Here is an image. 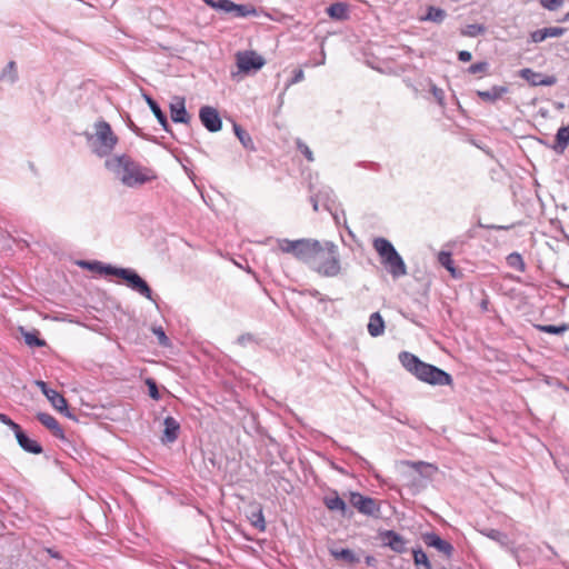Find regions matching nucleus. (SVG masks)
Here are the masks:
<instances>
[{
  "instance_id": "1",
  "label": "nucleus",
  "mask_w": 569,
  "mask_h": 569,
  "mask_svg": "<svg viewBox=\"0 0 569 569\" xmlns=\"http://www.w3.org/2000/svg\"><path fill=\"white\" fill-rule=\"evenodd\" d=\"M106 167L129 188L142 186L157 178L152 169L141 166L126 154L107 159Z\"/></svg>"
},
{
  "instance_id": "2",
  "label": "nucleus",
  "mask_w": 569,
  "mask_h": 569,
  "mask_svg": "<svg viewBox=\"0 0 569 569\" xmlns=\"http://www.w3.org/2000/svg\"><path fill=\"white\" fill-rule=\"evenodd\" d=\"M399 361L406 370L417 379L432 386H451L452 377L445 370L421 361L417 356L408 351L399 353Z\"/></svg>"
},
{
  "instance_id": "3",
  "label": "nucleus",
  "mask_w": 569,
  "mask_h": 569,
  "mask_svg": "<svg viewBox=\"0 0 569 569\" xmlns=\"http://www.w3.org/2000/svg\"><path fill=\"white\" fill-rule=\"evenodd\" d=\"M310 268L323 277H336L340 273L338 247L330 241L320 243Z\"/></svg>"
},
{
  "instance_id": "4",
  "label": "nucleus",
  "mask_w": 569,
  "mask_h": 569,
  "mask_svg": "<svg viewBox=\"0 0 569 569\" xmlns=\"http://www.w3.org/2000/svg\"><path fill=\"white\" fill-rule=\"evenodd\" d=\"M84 136L91 151L100 158L109 156L118 142L111 126L104 120L97 121L94 132H87Z\"/></svg>"
},
{
  "instance_id": "5",
  "label": "nucleus",
  "mask_w": 569,
  "mask_h": 569,
  "mask_svg": "<svg viewBox=\"0 0 569 569\" xmlns=\"http://www.w3.org/2000/svg\"><path fill=\"white\" fill-rule=\"evenodd\" d=\"M373 248L380 256L381 263L393 278H400L407 274V267L403 259L389 240L376 238L373 240Z\"/></svg>"
},
{
  "instance_id": "6",
  "label": "nucleus",
  "mask_w": 569,
  "mask_h": 569,
  "mask_svg": "<svg viewBox=\"0 0 569 569\" xmlns=\"http://www.w3.org/2000/svg\"><path fill=\"white\" fill-rule=\"evenodd\" d=\"M321 242L312 239H277L278 249L283 253H291L298 260L303 261L309 267L317 253Z\"/></svg>"
},
{
  "instance_id": "7",
  "label": "nucleus",
  "mask_w": 569,
  "mask_h": 569,
  "mask_svg": "<svg viewBox=\"0 0 569 569\" xmlns=\"http://www.w3.org/2000/svg\"><path fill=\"white\" fill-rule=\"evenodd\" d=\"M114 276L121 278L132 291H136L146 299L154 302L151 288L136 270L130 268H117Z\"/></svg>"
},
{
  "instance_id": "8",
  "label": "nucleus",
  "mask_w": 569,
  "mask_h": 569,
  "mask_svg": "<svg viewBox=\"0 0 569 569\" xmlns=\"http://www.w3.org/2000/svg\"><path fill=\"white\" fill-rule=\"evenodd\" d=\"M349 501L353 508L365 516L377 518L380 515V506L378 501L371 497L363 496L359 492H351Z\"/></svg>"
},
{
  "instance_id": "9",
  "label": "nucleus",
  "mask_w": 569,
  "mask_h": 569,
  "mask_svg": "<svg viewBox=\"0 0 569 569\" xmlns=\"http://www.w3.org/2000/svg\"><path fill=\"white\" fill-rule=\"evenodd\" d=\"M264 60L261 56L253 51L239 52L237 54V66L242 72H250L251 70H259L263 67Z\"/></svg>"
},
{
  "instance_id": "10",
  "label": "nucleus",
  "mask_w": 569,
  "mask_h": 569,
  "mask_svg": "<svg viewBox=\"0 0 569 569\" xmlns=\"http://www.w3.org/2000/svg\"><path fill=\"white\" fill-rule=\"evenodd\" d=\"M199 118L203 127L210 132H217L221 129L222 122L217 109L210 106H203L199 110Z\"/></svg>"
},
{
  "instance_id": "11",
  "label": "nucleus",
  "mask_w": 569,
  "mask_h": 569,
  "mask_svg": "<svg viewBox=\"0 0 569 569\" xmlns=\"http://www.w3.org/2000/svg\"><path fill=\"white\" fill-rule=\"evenodd\" d=\"M519 76L525 79L530 86H546L550 87L557 83V78L555 76H546L540 72H537L530 68H523L519 71Z\"/></svg>"
},
{
  "instance_id": "12",
  "label": "nucleus",
  "mask_w": 569,
  "mask_h": 569,
  "mask_svg": "<svg viewBox=\"0 0 569 569\" xmlns=\"http://www.w3.org/2000/svg\"><path fill=\"white\" fill-rule=\"evenodd\" d=\"M423 542L428 547H432L437 549L439 552L443 553L446 557L450 558L453 552V547L450 542L443 540L440 536L435 532H427L422 536Z\"/></svg>"
},
{
  "instance_id": "13",
  "label": "nucleus",
  "mask_w": 569,
  "mask_h": 569,
  "mask_svg": "<svg viewBox=\"0 0 569 569\" xmlns=\"http://www.w3.org/2000/svg\"><path fill=\"white\" fill-rule=\"evenodd\" d=\"M383 546L389 547L397 553L406 551L405 538L393 530H386L380 535Z\"/></svg>"
},
{
  "instance_id": "14",
  "label": "nucleus",
  "mask_w": 569,
  "mask_h": 569,
  "mask_svg": "<svg viewBox=\"0 0 569 569\" xmlns=\"http://www.w3.org/2000/svg\"><path fill=\"white\" fill-rule=\"evenodd\" d=\"M310 200L312 202L315 211L319 210L320 203L323 206L325 209L331 210L332 206L336 202L333 191L328 187L322 188L318 193L312 196Z\"/></svg>"
},
{
  "instance_id": "15",
  "label": "nucleus",
  "mask_w": 569,
  "mask_h": 569,
  "mask_svg": "<svg viewBox=\"0 0 569 569\" xmlns=\"http://www.w3.org/2000/svg\"><path fill=\"white\" fill-rule=\"evenodd\" d=\"M14 432V436H16V439L19 443V446L26 451V452H29V453H33V455H39L42 452V447L41 445L29 438L24 432L23 430L21 429L20 426H18V429L13 430Z\"/></svg>"
},
{
  "instance_id": "16",
  "label": "nucleus",
  "mask_w": 569,
  "mask_h": 569,
  "mask_svg": "<svg viewBox=\"0 0 569 569\" xmlns=\"http://www.w3.org/2000/svg\"><path fill=\"white\" fill-rule=\"evenodd\" d=\"M170 116L172 121L176 123H188L190 121V116L186 110L183 98L176 97L170 103Z\"/></svg>"
},
{
  "instance_id": "17",
  "label": "nucleus",
  "mask_w": 569,
  "mask_h": 569,
  "mask_svg": "<svg viewBox=\"0 0 569 569\" xmlns=\"http://www.w3.org/2000/svg\"><path fill=\"white\" fill-rule=\"evenodd\" d=\"M37 383L57 410L63 411L68 408L67 400L62 395L51 388H48L47 383L43 381H38Z\"/></svg>"
},
{
  "instance_id": "18",
  "label": "nucleus",
  "mask_w": 569,
  "mask_h": 569,
  "mask_svg": "<svg viewBox=\"0 0 569 569\" xmlns=\"http://www.w3.org/2000/svg\"><path fill=\"white\" fill-rule=\"evenodd\" d=\"M163 435L162 442L163 443H172L178 439L180 431V423L173 417H167L163 421Z\"/></svg>"
},
{
  "instance_id": "19",
  "label": "nucleus",
  "mask_w": 569,
  "mask_h": 569,
  "mask_svg": "<svg viewBox=\"0 0 569 569\" xmlns=\"http://www.w3.org/2000/svg\"><path fill=\"white\" fill-rule=\"evenodd\" d=\"M37 419L46 428H48L53 433L54 437L60 438V439L64 438L63 430H62V428L60 427L59 422L57 421V419L53 416H51L49 413H46V412H39L37 415Z\"/></svg>"
},
{
  "instance_id": "20",
  "label": "nucleus",
  "mask_w": 569,
  "mask_h": 569,
  "mask_svg": "<svg viewBox=\"0 0 569 569\" xmlns=\"http://www.w3.org/2000/svg\"><path fill=\"white\" fill-rule=\"evenodd\" d=\"M508 92V88L505 86H493L489 90H478L477 96L483 101L496 102L501 99L503 94Z\"/></svg>"
},
{
  "instance_id": "21",
  "label": "nucleus",
  "mask_w": 569,
  "mask_h": 569,
  "mask_svg": "<svg viewBox=\"0 0 569 569\" xmlns=\"http://www.w3.org/2000/svg\"><path fill=\"white\" fill-rule=\"evenodd\" d=\"M368 332L371 337H380L385 332V320L379 312L371 313L368 322Z\"/></svg>"
},
{
  "instance_id": "22",
  "label": "nucleus",
  "mask_w": 569,
  "mask_h": 569,
  "mask_svg": "<svg viewBox=\"0 0 569 569\" xmlns=\"http://www.w3.org/2000/svg\"><path fill=\"white\" fill-rule=\"evenodd\" d=\"M327 13L335 20H347L349 18V7L345 2H335L327 8Z\"/></svg>"
},
{
  "instance_id": "23",
  "label": "nucleus",
  "mask_w": 569,
  "mask_h": 569,
  "mask_svg": "<svg viewBox=\"0 0 569 569\" xmlns=\"http://www.w3.org/2000/svg\"><path fill=\"white\" fill-rule=\"evenodd\" d=\"M325 506L331 510V511H339L342 516L346 515L347 511V505L346 502L339 497L337 491H333L332 495L326 496L323 499Z\"/></svg>"
},
{
  "instance_id": "24",
  "label": "nucleus",
  "mask_w": 569,
  "mask_h": 569,
  "mask_svg": "<svg viewBox=\"0 0 569 569\" xmlns=\"http://www.w3.org/2000/svg\"><path fill=\"white\" fill-rule=\"evenodd\" d=\"M228 13H232L237 18H246L257 16V9L251 4H237L230 1Z\"/></svg>"
},
{
  "instance_id": "25",
  "label": "nucleus",
  "mask_w": 569,
  "mask_h": 569,
  "mask_svg": "<svg viewBox=\"0 0 569 569\" xmlns=\"http://www.w3.org/2000/svg\"><path fill=\"white\" fill-rule=\"evenodd\" d=\"M81 267H84L91 271H97L99 273L103 274H110L114 276V272L118 267H113L111 264H104L100 261H81L79 263Z\"/></svg>"
},
{
  "instance_id": "26",
  "label": "nucleus",
  "mask_w": 569,
  "mask_h": 569,
  "mask_svg": "<svg viewBox=\"0 0 569 569\" xmlns=\"http://www.w3.org/2000/svg\"><path fill=\"white\" fill-rule=\"evenodd\" d=\"M144 99L163 130L169 131L167 116L162 112L159 104L148 94H144Z\"/></svg>"
},
{
  "instance_id": "27",
  "label": "nucleus",
  "mask_w": 569,
  "mask_h": 569,
  "mask_svg": "<svg viewBox=\"0 0 569 569\" xmlns=\"http://www.w3.org/2000/svg\"><path fill=\"white\" fill-rule=\"evenodd\" d=\"M18 69L17 63L14 61H9L7 66L0 72V81L8 82L13 84L18 81Z\"/></svg>"
},
{
  "instance_id": "28",
  "label": "nucleus",
  "mask_w": 569,
  "mask_h": 569,
  "mask_svg": "<svg viewBox=\"0 0 569 569\" xmlns=\"http://www.w3.org/2000/svg\"><path fill=\"white\" fill-rule=\"evenodd\" d=\"M233 131L244 149L250 151L256 149L251 136L241 126L233 123Z\"/></svg>"
},
{
  "instance_id": "29",
  "label": "nucleus",
  "mask_w": 569,
  "mask_h": 569,
  "mask_svg": "<svg viewBox=\"0 0 569 569\" xmlns=\"http://www.w3.org/2000/svg\"><path fill=\"white\" fill-rule=\"evenodd\" d=\"M248 519L251 526L258 529L260 532H263L266 530V520L262 512V508L260 506H258L250 512Z\"/></svg>"
},
{
  "instance_id": "30",
  "label": "nucleus",
  "mask_w": 569,
  "mask_h": 569,
  "mask_svg": "<svg viewBox=\"0 0 569 569\" xmlns=\"http://www.w3.org/2000/svg\"><path fill=\"white\" fill-rule=\"evenodd\" d=\"M331 555L338 559L342 560L349 565L359 562V558L356 553L350 549H332Z\"/></svg>"
},
{
  "instance_id": "31",
  "label": "nucleus",
  "mask_w": 569,
  "mask_h": 569,
  "mask_svg": "<svg viewBox=\"0 0 569 569\" xmlns=\"http://www.w3.org/2000/svg\"><path fill=\"white\" fill-rule=\"evenodd\" d=\"M438 262L446 268L452 277L458 276V271L455 267V262L451 258V253L447 251H440L438 254Z\"/></svg>"
},
{
  "instance_id": "32",
  "label": "nucleus",
  "mask_w": 569,
  "mask_h": 569,
  "mask_svg": "<svg viewBox=\"0 0 569 569\" xmlns=\"http://www.w3.org/2000/svg\"><path fill=\"white\" fill-rule=\"evenodd\" d=\"M507 263L510 268H512L519 272L526 271V263H525L521 254L518 252H511L510 254H508Z\"/></svg>"
},
{
  "instance_id": "33",
  "label": "nucleus",
  "mask_w": 569,
  "mask_h": 569,
  "mask_svg": "<svg viewBox=\"0 0 569 569\" xmlns=\"http://www.w3.org/2000/svg\"><path fill=\"white\" fill-rule=\"evenodd\" d=\"M481 533L488 537L489 539L497 541L503 547L507 546L509 542L508 536L497 529H485L481 531Z\"/></svg>"
},
{
  "instance_id": "34",
  "label": "nucleus",
  "mask_w": 569,
  "mask_h": 569,
  "mask_svg": "<svg viewBox=\"0 0 569 569\" xmlns=\"http://www.w3.org/2000/svg\"><path fill=\"white\" fill-rule=\"evenodd\" d=\"M413 561L416 566H421L422 569H432V566L428 559V556L422 549H415L412 551Z\"/></svg>"
},
{
  "instance_id": "35",
  "label": "nucleus",
  "mask_w": 569,
  "mask_h": 569,
  "mask_svg": "<svg viewBox=\"0 0 569 569\" xmlns=\"http://www.w3.org/2000/svg\"><path fill=\"white\" fill-rule=\"evenodd\" d=\"M446 18V11L440 9V8H436V7H429L428 8V12H427V16L425 17V20H429V21H432V22H436V23H440L445 20Z\"/></svg>"
},
{
  "instance_id": "36",
  "label": "nucleus",
  "mask_w": 569,
  "mask_h": 569,
  "mask_svg": "<svg viewBox=\"0 0 569 569\" xmlns=\"http://www.w3.org/2000/svg\"><path fill=\"white\" fill-rule=\"evenodd\" d=\"M539 331L550 335H561L565 331L569 329V323L561 325V326H553V325H540L537 327Z\"/></svg>"
},
{
  "instance_id": "37",
  "label": "nucleus",
  "mask_w": 569,
  "mask_h": 569,
  "mask_svg": "<svg viewBox=\"0 0 569 569\" xmlns=\"http://www.w3.org/2000/svg\"><path fill=\"white\" fill-rule=\"evenodd\" d=\"M208 6L213 9L228 13L229 4L231 0H203Z\"/></svg>"
},
{
  "instance_id": "38",
  "label": "nucleus",
  "mask_w": 569,
  "mask_h": 569,
  "mask_svg": "<svg viewBox=\"0 0 569 569\" xmlns=\"http://www.w3.org/2000/svg\"><path fill=\"white\" fill-rule=\"evenodd\" d=\"M539 3L546 10L556 11L563 6L565 0H539Z\"/></svg>"
},
{
  "instance_id": "39",
  "label": "nucleus",
  "mask_w": 569,
  "mask_h": 569,
  "mask_svg": "<svg viewBox=\"0 0 569 569\" xmlns=\"http://www.w3.org/2000/svg\"><path fill=\"white\" fill-rule=\"evenodd\" d=\"M24 342L30 347L44 346V340L40 339L36 333H32V332H27L24 335Z\"/></svg>"
},
{
  "instance_id": "40",
  "label": "nucleus",
  "mask_w": 569,
  "mask_h": 569,
  "mask_svg": "<svg viewBox=\"0 0 569 569\" xmlns=\"http://www.w3.org/2000/svg\"><path fill=\"white\" fill-rule=\"evenodd\" d=\"M152 332L158 338V342L160 346L168 347L170 345V340L161 327L152 328Z\"/></svg>"
},
{
  "instance_id": "41",
  "label": "nucleus",
  "mask_w": 569,
  "mask_h": 569,
  "mask_svg": "<svg viewBox=\"0 0 569 569\" xmlns=\"http://www.w3.org/2000/svg\"><path fill=\"white\" fill-rule=\"evenodd\" d=\"M485 32V27L482 24H469L466 30L462 31V34L468 37H477Z\"/></svg>"
},
{
  "instance_id": "42",
  "label": "nucleus",
  "mask_w": 569,
  "mask_h": 569,
  "mask_svg": "<svg viewBox=\"0 0 569 569\" xmlns=\"http://www.w3.org/2000/svg\"><path fill=\"white\" fill-rule=\"evenodd\" d=\"M146 385L148 386V389H149V396L154 400H159L160 393H159L158 386H157L156 381L153 379L149 378L146 380Z\"/></svg>"
},
{
  "instance_id": "43",
  "label": "nucleus",
  "mask_w": 569,
  "mask_h": 569,
  "mask_svg": "<svg viewBox=\"0 0 569 569\" xmlns=\"http://www.w3.org/2000/svg\"><path fill=\"white\" fill-rule=\"evenodd\" d=\"M547 39L546 29H538L530 33V40L533 43H540Z\"/></svg>"
},
{
  "instance_id": "44",
  "label": "nucleus",
  "mask_w": 569,
  "mask_h": 569,
  "mask_svg": "<svg viewBox=\"0 0 569 569\" xmlns=\"http://www.w3.org/2000/svg\"><path fill=\"white\" fill-rule=\"evenodd\" d=\"M488 66L489 64L486 61L477 62V63L471 64L468 68V72L471 74L486 72L488 69Z\"/></svg>"
},
{
  "instance_id": "45",
  "label": "nucleus",
  "mask_w": 569,
  "mask_h": 569,
  "mask_svg": "<svg viewBox=\"0 0 569 569\" xmlns=\"http://www.w3.org/2000/svg\"><path fill=\"white\" fill-rule=\"evenodd\" d=\"M297 147L301 151V153L307 158L308 161L312 162L315 160L312 151L301 140L297 141Z\"/></svg>"
},
{
  "instance_id": "46",
  "label": "nucleus",
  "mask_w": 569,
  "mask_h": 569,
  "mask_svg": "<svg viewBox=\"0 0 569 569\" xmlns=\"http://www.w3.org/2000/svg\"><path fill=\"white\" fill-rule=\"evenodd\" d=\"M547 32V38H558L565 34L566 28L561 27H548L545 28Z\"/></svg>"
},
{
  "instance_id": "47",
  "label": "nucleus",
  "mask_w": 569,
  "mask_h": 569,
  "mask_svg": "<svg viewBox=\"0 0 569 569\" xmlns=\"http://www.w3.org/2000/svg\"><path fill=\"white\" fill-rule=\"evenodd\" d=\"M431 93L440 106H445V91L442 89L432 86Z\"/></svg>"
},
{
  "instance_id": "48",
  "label": "nucleus",
  "mask_w": 569,
  "mask_h": 569,
  "mask_svg": "<svg viewBox=\"0 0 569 569\" xmlns=\"http://www.w3.org/2000/svg\"><path fill=\"white\" fill-rule=\"evenodd\" d=\"M0 422L8 426L12 431L18 429V423H16L10 417L0 412Z\"/></svg>"
},
{
  "instance_id": "49",
  "label": "nucleus",
  "mask_w": 569,
  "mask_h": 569,
  "mask_svg": "<svg viewBox=\"0 0 569 569\" xmlns=\"http://www.w3.org/2000/svg\"><path fill=\"white\" fill-rule=\"evenodd\" d=\"M253 341V336L251 333H244L238 337L237 342L241 346H246L249 342Z\"/></svg>"
},
{
  "instance_id": "50",
  "label": "nucleus",
  "mask_w": 569,
  "mask_h": 569,
  "mask_svg": "<svg viewBox=\"0 0 569 569\" xmlns=\"http://www.w3.org/2000/svg\"><path fill=\"white\" fill-rule=\"evenodd\" d=\"M303 78H305V73L301 69L295 70V73H293V77H292L290 83L291 84L298 83V82L302 81Z\"/></svg>"
},
{
  "instance_id": "51",
  "label": "nucleus",
  "mask_w": 569,
  "mask_h": 569,
  "mask_svg": "<svg viewBox=\"0 0 569 569\" xmlns=\"http://www.w3.org/2000/svg\"><path fill=\"white\" fill-rule=\"evenodd\" d=\"M472 58L471 53L469 51L462 50L458 53V59L462 62H468Z\"/></svg>"
},
{
  "instance_id": "52",
  "label": "nucleus",
  "mask_w": 569,
  "mask_h": 569,
  "mask_svg": "<svg viewBox=\"0 0 569 569\" xmlns=\"http://www.w3.org/2000/svg\"><path fill=\"white\" fill-rule=\"evenodd\" d=\"M325 59H326L325 52L322 51L320 53V59L315 60L310 66H312V67L321 66L325 63Z\"/></svg>"
},
{
  "instance_id": "53",
  "label": "nucleus",
  "mask_w": 569,
  "mask_h": 569,
  "mask_svg": "<svg viewBox=\"0 0 569 569\" xmlns=\"http://www.w3.org/2000/svg\"><path fill=\"white\" fill-rule=\"evenodd\" d=\"M375 561H376V559H375L373 557H371V556H368V557L366 558V563H367L368 566H371Z\"/></svg>"
},
{
  "instance_id": "54",
  "label": "nucleus",
  "mask_w": 569,
  "mask_h": 569,
  "mask_svg": "<svg viewBox=\"0 0 569 569\" xmlns=\"http://www.w3.org/2000/svg\"><path fill=\"white\" fill-rule=\"evenodd\" d=\"M558 22H567L569 21V11L561 18L557 20Z\"/></svg>"
},
{
  "instance_id": "55",
  "label": "nucleus",
  "mask_w": 569,
  "mask_h": 569,
  "mask_svg": "<svg viewBox=\"0 0 569 569\" xmlns=\"http://www.w3.org/2000/svg\"><path fill=\"white\" fill-rule=\"evenodd\" d=\"M423 466V462H413L412 463V467H415L416 469H419V467Z\"/></svg>"
},
{
  "instance_id": "56",
  "label": "nucleus",
  "mask_w": 569,
  "mask_h": 569,
  "mask_svg": "<svg viewBox=\"0 0 569 569\" xmlns=\"http://www.w3.org/2000/svg\"><path fill=\"white\" fill-rule=\"evenodd\" d=\"M568 381H569V376H568Z\"/></svg>"
}]
</instances>
